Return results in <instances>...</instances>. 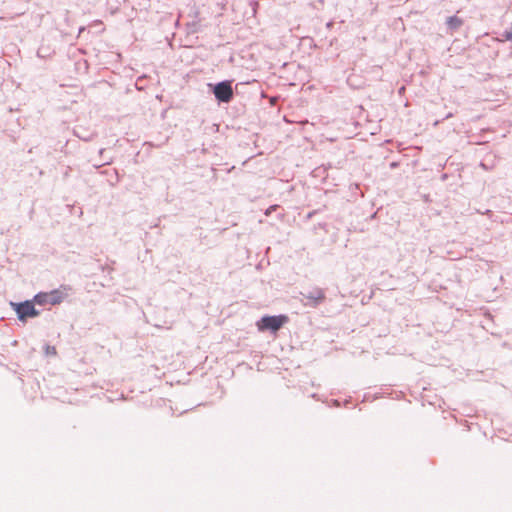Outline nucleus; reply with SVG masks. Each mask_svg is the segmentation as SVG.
Listing matches in <instances>:
<instances>
[{"label":"nucleus","instance_id":"1","mask_svg":"<svg viewBox=\"0 0 512 512\" xmlns=\"http://www.w3.org/2000/svg\"><path fill=\"white\" fill-rule=\"evenodd\" d=\"M288 317L285 315L279 316H264L257 322V327L260 331L271 330L278 331L286 322Z\"/></svg>","mask_w":512,"mask_h":512},{"label":"nucleus","instance_id":"2","mask_svg":"<svg viewBox=\"0 0 512 512\" xmlns=\"http://www.w3.org/2000/svg\"><path fill=\"white\" fill-rule=\"evenodd\" d=\"M11 306L17 313L19 320L22 322H25L28 318L36 317L39 314V312L35 309L34 303L32 301L11 303Z\"/></svg>","mask_w":512,"mask_h":512},{"label":"nucleus","instance_id":"3","mask_svg":"<svg viewBox=\"0 0 512 512\" xmlns=\"http://www.w3.org/2000/svg\"><path fill=\"white\" fill-rule=\"evenodd\" d=\"M214 95L220 102L228 103L233 98V88L230 81H223L215 85Z\"/></svg>","mask_w":512,"mask_h":512},{"label":"nucleus","instance_id":"4","mask_svg":"<svg viewBox=\"0 0 512 512\" xmlns=\"http://www.w3.org/2000/svg\"><path fill=\"white\" fill-rule=\"evenodd\" d=\"M63 295L58 290H54L48 293H39L34 297V302L39 305L51 304L56 305L61 303Z\"/></svg>","mask_w":512,"mask_h":512},{"label":"nucleus","instance_id":"5","mask_svg":"<svg viewBox=\"0 0 512 512\" xmlns=\"http://www.w3.org/2000/svg\"><path fill=\"white\" fill-rule=\"evenodd\" d=\"M305 298L310 301L311 304L317 305L324 301L325 294L322 290L317 289L313 292H310L309 294L305 295Z\"/></svg>","mask_w":512,"mask_h":512},{"label":"nucleus","instance_id":"6","mask_svg":"<svg viewBox=\"0 0 512 512\" xmlns=\"http://www.w3.org/2000/svg\"><path fill=\"white\" fill-rule=\"evenodd\" d=\"M463 24V21L461 18L457 16H451L447 19V25L449 29L456 30Z\"/></svg>","mask_w":512,"mask_h":512},{"label":"nucleus","instance_id":"7","mask_svg":"<svg viewBox=\"0 0 512 512\" xmlns=\"http://www.w3.org/2000/svg\"><path fill=\"white\" fill-rule=\"evenodd\" d=\"M44 350L47 356H56L57 354V350L54 346L46 345Z\"/></svg>","mask_w":512,"mask_h":512},{"label":"nucleus","instance_id":"8","mask_svg":"<svg viewBox=\"0 0 512 512\" xmlns=\"http://www.w3.org/2000/svg\"><path fill=\"white\" fill-rule=\"evenodd\" d=\"M273 209H275V206H271L270 209L266 212V214H269L270 212H273Z\"/></svg>","mask_w":512,"mask_h":512},{"label":"nucleus","instance_id":"9","mask_svg":"<svg viewBox=\"0 0 512 512\" xmlns=\"http://www.w3.org/2000/svg\"><path fill=\"white\" fill-rule=\"evenodd\" d=\"M273 209H275V206H271L270 209L266 212V214H269L270 212H273Z\"/></svg>","mask_w":512,"mask_h":512}]
</instances>
